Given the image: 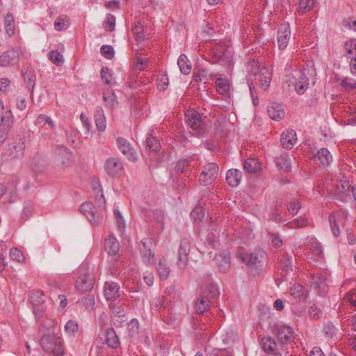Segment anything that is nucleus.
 Wrapping results in <instances>:
<instances>
[{
    "label": "nucleus",
    "instance_id": "f257e3e1",
    "mask_svg": "<svg viewBox=\"0 0 356 356\" xmlns=\"http://www.w3.org/2000/svg\"><path fill=\"white\" fill-rule=\"evenodd\" d=\"M238 258L248 267L249 273L255 277L260 275L266 265V255L262 250H255L250 253H241Z\"/></svg>",
    "mask_w": 356,
    "mask_h": 356
},
{
    "label": "nucleus",
    "instance_id": "f03ea898",
    "mask_svg": "<svg viewBox=\"0 0 356 356\" xmlns=\"http://www.w3.org/2000/svg\"><path fill=\"white\" fill-rule=\"evenodd\" d=\"M248 75H252V81L258 80L259 88L266 90L271 81V72L265 66H260L257 60L252 59L248 63Z\"/></svg>",
    "mask_w": 356,
    "mask_h": 356
},
{
    "label": "nucleus",
    "instance_id": "7ed1b4c3",
    "mask_svg": "<svg viewBox=\"0 0 356 356\" xmlns=\"http://www.w3.org/2000/svg\"><path fill=\"white\" fill-rule=\"evenodd\" d=\"M274 332L280 343L282 350H286L287 348L285 349L286 346L292 343L294 341L293 328L285 324H277L274 326Z\"/></svg>",
    "mask_w": 356,
    "mask_h": 356
},
{
    "label": "nucleus",
    "instance_id": "20e7f679",
    "mask_svg": "<svg viewBox=\"0 0 356 356\" xmlns=\"http://www.w3.org/2000/svg\"><path fill=\"white\" fill-rule=\"evenodd\" d=\"M188 125L195 131L197 136H203L206 127L202 115L195 110L188 111L185 114Z\"/></svg>",
    "mask_w": 356,
    "mask_h": 356
},
{
    "label": "nucleus",
    "instance_id": "39448f33",
    "mask_svg": "<svg viewBox=\"0 0 356 356\" xmlns=\"http://www.w3.org/2000/svg\"><path fill=\"white\" fill-rule=\"evenodd\" d=\"M218 171L219 168L216 163L204 165L199 177L200 184L204 186L211 184L217 178Z\"/></svg>",
    "mask_w": 356,
    "mask_h": 356
},
{
    "label": "nucleus",
    "instance_id": "423d86ee",
    "mask_svg": "<svg viewBox=\"0 0 356 356\" xmlns=\"http://www.w3.org/2000/svg\"><path fill=\"white\" fill-rule=\"evenodd\" d=\"M40 343L47 352H53L56 356H60L63 353L61 341L59 337L44 335L41 338Z\"/></svg>",
    "mask_w": 356,
    "mask_h": 356
},
{
    "label": "nucleus",
    "instance_id": "0eeeda50",
    "mask_svg": "<svg viewBox=\"0 0 356 356\" xmlns=\"http://www.w3.org/2000/svg\"><path fill=\"white\" fill-rule=\"evenodd\" d=\"M54 160L58 167L65 169L73 164V155L67 148L60 147L55 152Z\"/></svg>",
    "mask_w": 356,
    "mask_h": 356
},
{
    "label": "nucleus",
    "instance_id": "6e6552de",
    "mask_svg": "<svg viewBox=\"0 0 356 356\" xmlns=\"http://www.w3.org/2000/svg\"><path fill=\"white\" fill-rule=\"evenodd\" d=\"M35 124L40 128L41 136L44 138L51 135L56 127L52 119L44 114H40L37 117Z\"/></svg>",
    "mask_w": 356,
    "mask_h": 356
},
{
    "label": "nucleus",
    "instance_id": "1a4fd4ad",
    "mask_svg": "<svg viewBox=\"0 0 356 356\" xmlns=\"http://www.w3.org/2000/svg\"><path fill=\"white\" fill-rule=\"evenodd\" d=\"M22 51L18 49H11L0 56V65L7 67L17 65L19 63Z\"/></svg>",
    "mask_w": 356,
    "mask_h": 356
},
{
    "label": "nucleus",
    "instance_id": "9d476101",
    "mask_svg": "<svg viewBox=\"0 0 356 356\" xmlns=\"http://www.w3.org/2000/svg\"><path fill=\"white\" fill-rule=\"evenodd\" d=\"M308 156L310 160L319 161L323 165H329L332 161V156L326 148H321L316 152L312 149L308 152Z\"/></svg>",
    "mask_w": 356,
    "mask_h": 356
},
{
    "label": "nucleus",
    "instance_id": "9b49d317",
    "mask_svg": "<svg viewBox=\"0 0 356 356\" xmlns=\"http://www.w3.org/2000/svg\"><path fill=\"white\" fill-rule=\"evenodd\" d=\"M81 211L93 225H98L102 220V215L96 213L95 208L90 202H84L81 206Z\"/></svg>",
    "mask_w": 356,
    "mask_h": 356
},
{
    "label": "nucleus",
    "instance_id": "f8f14e48",
    "mask_svg": "<svg viewBox=\"0 0 356 356\" xmlns=\"http://www.w3.org/2000/svg\"><path fill=\"white\" fill-rule=\"evenodd\" d=\"M104 169L108 175L114 177L120 175L124 168L118 158L110 157L104 163Z\"/></svg>",
    "mask_w": 356,
    "mask_h": 356
},
{
    "label": "nucleus",
    "instance_id": "ddd939ff",
    "mask_svg": "<svg viewBox=\"0 0 356 356\" xmlns=\"http://www.w3.org/2000/svg\"><path fill=\"white\" fill-rule=\"evenodd\" d=\"M290 38L291 29L289 24H282L278 29L277 34V40L279 49L281 50L284 49L287 47Z\"/></svg>",
    "mask_w": 356,
    "mask_h": 356
},
{
    "label": "nucleus",
    "instance_id": "4468645a",
    "mask_svg": "<svg viewBox=\"0 0 356 356\" xmlns=\"http://www.w3.org/2000/svg\"><path fill=\"white\" fill-rule=\"evenodd\" d=\"M121 291L118 283L106 282L104 286V296L107 301L113 302L120 297Z\"/></svg>",
    "mask_w": 356,
    "mask_h": 356
},
{
    "label": "nucleus",
    "instance_id": "2eb2a0df",
    "mask_svg": "<svg viewBox=\"0 0 356 356\" xmlns=\"http://www.w3.org/2000/svg\"><path fill=\"white\" fill-rule=\"evenodd\" d=\"M152 243L147 238H143L139 244V250L143 261L147 264L153 262L154 252L151 250Z\"/></svg>",
    "mask_w": 356,
    "mask_h": 356
},
{
    "label": "nucleus",
    "instance_id": "dca6fc26",
    "mask_svg": "<svg viewBox=\"0 0 356 356\" xmlns=\"http://www.w3.org/2000/svg\"><path fill=\"white\" fill-rule=\"evenodd\" d=\"M116 142L118 149L129 161H136V153L127 139L119 137Z\"/></svg>",
    "mask_w": 356,
    "mask_h": 356
},
{
    "label": "nucleus",
    "instance_id": "f3484780",
    "mask_svg": "<svg viewBox=\"0 0 356 356\" xmlns=\"http://www.w3.org/2000/svg\"><path fill=\"white\" fill-rule=\"evenodd\" d=\"M261 348L269 356H282L281 348H277V343L271 337H264L261 340Z\"/></svg>",
    "mask_w": 356,
    "mask_h": 356
},
{
    "label": "nucleus",
    "instance_id": "a211bd4d",
    "mask_svg": "<svg viewBox=\"0 0 356 356\" xmlns=\"http://www.w3.org/2000/svg\"><path fill=\"white\" fill-rule=\"evenodd\" d=\"M155 268L161 280H166L170 273V268L167 259L163 256H159L155 262Z\"/></svg>",
    "mask_w": 356,
    "mask_h": 356
},
{
    "label": "nucleus",
    "instance_id": "6ab92c4d",
    "mask_svg": "<svg viewBox=\"0 0 356 356\" xmlns=\"http://www.w3.org/2000/svg\"><path fill=\"white\" fill-rule=\"evenodd\" d=\"M94 286L93 278L88 274L80 275L76 282V289L80 293L90 291Z\"/></svg>",
    "mask_w": 356,
    "mask_h": 356
},
{
    "label": "nucleus",
    "instance_id": "aec40b11",
    "mask_svg": "<svg viewBox=\"0 0 356 356\" xmlns=\"http://www.w3.org/2000/svg\"><path fill=\"white\" fill-rule=\"evenodd\" d=\"M211 308V300L205 294H200L195 301L194 309L197 314H203L209 312Z\"/></svg>",
    "mask_w": 356,
    "mask_h": 356
},
{
    "label": "nucleus",
    "instance_id": "412c9836",
    "mask_svg": "<svg viewBox=\"0 0 356 356\" xmlns=\"http://www.w3.org/2000/svg\"><path fill=\"white\" fill-rule=\"evenodd\" d=\"M297 140L296 132L293 130H287L282 133L280 143L284 149H291Z\"/></svg>",
    "mask_w": 356,
    "mask_h": 356
},
{
    "label": "nucleus",
    "instance_id": "4be33fe9",
    "mask_svg": "<svg viewBox=\"0 0 356 356\" xmlns=\"http://www.w3.org/2000/svg\"><path fill=\"white\" fill-rule=\"evenodd\" d=\"M309 70H302L298 81L296 83V91L299 95H302L309 86Z\"/></svg>",
    "mask_w": 356,
    "mask_h": 356
},
{
    "label": "nucleus",
    "instance_id": "5701e85b",
    "mask_svg": "<svg viewBox=\"0 0 356 356\" xmlns=\"http://www.w3.org/2000/svg\"><path fill=\"white\" fill-rule=\"evenodd\" d=\"M312 285L318 290L319 295L323 296L326 293V279L322 274H315L312 275Z\"/></svg>",
    "mask_w": 356,
    "mask_h": 356
},
{
    "label": "nucleus",
    "instance_id": "b1692460",
    "mask_svg": "<svg viewBox=\"0 0 356 356\" xmlns=\"http://www.w3.org/2000/svg\"><path fill=\"white\" fill-rule=\"evenodd\" d=\"M242 172L238 169H230L227 171L226 181L231 187H236L239 185L242 179Z\"/></svg>",
    "mask_w": 356,
    "mask_h": 356
},
{
    "label": "nucleus",
    "instance_id": "393cba45",
    "mask_svg": "<svg viewBox=\"0 0 356 356\" xmlns=\"http://www.w3.org/2000/svg\"><path fill=\"white\" fill-rule=\"evenodd\" d=\"M350 185L347 180H340L336 186V195L338 198L345 202L350 195Z\"/></svg>",
    "mask_w": 356,
    "mask_h": 356
},
{
    "label": "nucleus",
    "instance_id": "a878e982",
    "mask_svg": "<svg viewBox=\"0 0 356 356\" xmlns=\"http://www.w3.org/2000/svg\"><path fill=\"white\" fill-rule=\"evenodd\" d=\"M215 260L218 270L222 273H226L230 268V256L228 254H219L216 255Z\"/></svg>",
    "mask_w": 356,
    "mask_h": 356
},
{
    "label": "nucleus",
    "instance_id": "bb28decb",
    "mask_svg": "<svg viewBox=\"0 0 356 356\" xmlns=\"http://www.w3.org/2000/svg\"><path fill=\"white\" fill-rule=\"evenodd\" d=\"M24 142H14L8 145L9 156L11 159L20 158L24 154Z\"/></svg>",
    "mask_w": 356,
    "mask_h": 356
},
{
    "label": "nucleus",
    "instance_id": "cd10ccee",
    "mask_svg": "<svg viewBox=\"0 0 356 356\" xmlns=\"http://www.w3.org/2000/svg\"><path fill=\"white\" fill-rule=\"evenodd\" d=\"M0 129H3V131H9L10 129L13 124V115L10 109H6V111L2 112L0 115Z\"/></svg>",
    "mask_w": 356,
    "mask_h": 356
},
{
    "label": "nucleus",
    "instance_id": "c85d7f7f",
    "mask_svg": "<svg viewBox=\"0 0 356 356\" xmlns=\"http://www.w3.org/2000/svg\"><path fill=\"white\" fill-rule=\"evenodd\" d=\"M275 163L277 166L280 169L285 172H289L291 170V161L289 158V155L288 152H283L279 156L275 158Z\"/></svg>",
    "mask_w": 356,
    "mask_h": 356
},
{
    "label": "nucleus",
    "instance_id": "c756f323",
    "mask_svg": "<svg viewBox=\"0 0 356 356\" xmlns=\"http://www.w3.org/2000/svg\"><path fill=\"white\" fill-rule=\"evenodd\" d=\"M267 113L268 116L274 120H282L285 115L283 107L277 104H273L268 106Z\"/></svg>",
    "mask_w": 356,
    "mask_h": 356
},
{
    "label": "nucleus",
    "instance_id": "7c9ffc66",
    "mask_svg": "<svg viewBox=\"0 0 356 356\" xmlns=\"http://www.w3.org/2000/svg\"><path fill=\"white\" fill-rule=\"evenodd\" d=\"M120 244L118 241L112 236H108L104 241V249L111 255L116 254L119 251Z\"/></svg>",
    "mask_w": 356,
    "mask_h": 356
},
{
    "label": "nucleus",
    "instance_id": "2f4dec72",
    "mask_svg": "<svg viewBox=\"0 0 356 356\" xmlns=\"http://www.w3.org/2000/svg\"><path fill=\"white\" fill-rule=\"evenodd\" d=\"M95 124L99 131L105 130L106 127V117L102 107H98L95 113Z\"/></svg>",
    "mask_w": 356,
    "mask_h": 356
},
{
    "label": "nucleus",
    "instance_id": "473e14b6",
    "mask_svg": "<svg viewBox=\"0 0 356 356\" xmlns=\"http://www.w3.org/2000/svg\"><path fill=\"white\" fill-rule=\"evenodd\" d=\"M106 343L112 348H116L120 344L119 339L113 327H109L106 330Z\"/></svg>",
    "mask_w": 356,
    "mask_h": 356
},
{
    "label": "nucleus",
    "instance_id": "72a5a7b5",
    "mask_svg": "<svg viewBox=\"0 0 356 356\" xmlns=\"http://www.w3.org/2000/svg\"><path fill=\"white\" fill-rule=\"evenodd\" d=\"M22 72L24 76V81L27 83L29 90L33 91L36 80L34 70L32 68H28L26 70L22 69Z\"/></svg>",
    "mask_w": 356,
    "mask_h": 356
},
{
    "label": "nucleus",
    "instance_id": "f704fd0d",
    "mask_svg": "<svg viewBox=\"0 0 356 356\" xmlns=\"http://www.w3.org/2000/svg\"><path fill=\"white\" fill-rule=\"evenodd\" d=\"M243 169L249 173L257 172L261 168L259 162L254 158H250L245 160L243 163Z\"/></svg>",
    "mask_w": 356,
    "mask_h": 356
},
{
    "label": "nucleus",
    "instance_id": "c9c22d12",
    "mask_svg": "<svg viewBox=\"0 0 356 356\" xmlns=\"http://www.w3.org/2000/svg\"><path fill=\"white\" fill-rule=\"evenodd\" d=\"M3 25L6 33L12 36L15 34V20L11 13H7L4 17Z\"/></svg>",
    "mask_w": 356,
    "mask_h": 356
},
{
    "label": "nucleus",
    "instance_id": "e433bc0d",
    "mask_svg": "<svg viewBox=\"0 0 356 356\" xmlns=\"http://www.w3.org/2000/svg\"><path fill=\"white\" fill-rule=\"evenodd\" d=\"M293 259L292 256L287 254L284 255L280 264L282 272H284V274L282 275L283 277H286L289 272H292L293 270Z\"/></svg>",
    "mask_w": 356,
    "mask_h": 356
},
{
    "label": "nucleus",
    "instance_id": "4c0bfd02",
    "mask_svg": "<svg viewBox=\"0 0 356 356\" xmlns=\"http://www.w3.org/2000/svg\"><path fill=\"white\" fill-rule=\"evenodd\" d=\"M180 72L184 74H188L191 70V64L185 54H181L177 60Z\"/></svg>",
    "mask_w": 356,
    "mask_h": 356
},
{
    "label": "nucleus",
    "instance_id": "58836bf2",
    "mask_svg": "<svg viewBox=\"0 0 356 356\" xmlns=\"http://www.w3.org/2000/svg\"><path fill=\"white\" fill-rule=\"evenodd\" d=\"M69 18L66 15L59 16L54 22V28L58 31H65L69 27Z\"/></svg>",
    "mask_w": 356,
    "mask_h": 356
},
{
    "label": "nucleus",
    "instance_id": "ea45409f",
    "mask_svg": "<svg viewBox=\"0 0 356 356\" xmlns=\"http://www.w3.org/2000/svg\"><path fill=\"white\" fill-rule=\"evenodd\" d=\"M216 90L218 92L224 95L229 92V81L223 78H218L216 81Z\"/></svg>",
    "mask_w": 356,
    "mask_h": 356
},
{
    "label": "nucleus",
    "instance_id": "a19ab883",
    "mask_svg": "<svg viewBox=\"0 0 356 356\" xmlns=\"http://www.w3.org/2000/svg\"><path fill=\"white\" fill-rule=\"evenodd\" d=\"M108 307L111 311L112 315L115 318H122L125 316L124 305L111 302L109 303Z\"/></svg>",
    "mask_w": 356,
    "mask_h": 356
},
{
    "label": "nucleus",
    "instance_id": "79ce46f5",
    "mask_svg": "<svg viewBox=\"0 0 356 356\" xmlns=\"http://www.w3.org/2000/svg\"><path fill=\"white\" fill-rule=\"evenodd\" d=\"M227 48L220 44H215L212 49H211V55L213 58V62H218L224 55L225 51Z\"/></svg>",
    "mask_w": 356,
    "mask_h": 356
},
{
    "label": "nucleus",
    "instance_id": "37998d69",
    "mask_svg": "<svg viewBox=\"0 0 356 356\" xmlns=\"http://www.w3.org/2000/svg\"><path fill=\"white\" fill-rule=\"evenodd\" d=\"M45 295L41 291H33L30 293L31 302L34 306H38L45 302Z\"/></svg>",
    "mask_w": 356,
    "mask_h": 356
},
{
    "label": "nucleus",
    "instance_id": "c03bdc74",
    "mask_svg": "<svg viewBox=\"0 0 356 356\" xmlns=\"http://www.w3.org/2000/svg\"><path fill=\"white\" fill-rule=\"evenodd\" d=\"M103 99L106 106L113 108L117 104L116 95L113 90H108L103 94Z\"/></svg>",
    "mask_w": 356,
    "mask_h": 356
},
{
    "label": "nucleus",
    "instance_id": "a18cd8bd",
    "mask_svg": "<svg viewBox=\"0 0 356 356\" xmlns=\"http://www.w3.org/2000/svg\"><path fill=\"white\" fill-rule=\"evenodd\" d=\"M346 56L350 59L356 58V40L346 42L344 45Z\"/></svg>",
    "mask_w": 356,
    "mask_h": 356
},
{
    "label": "nucleus",
    "instance_id": "49530a36",
    "mask_svg": "<svg viewBox=\"0 0 356 356\" xmlns=\"http://www.w3.org/2000/svg\"><path fill=\"white\" fill-rule=\"evenodd\" d=\"M220 293L218 286L216 284L211 283L206 286L202 294H205L209 299L213 298L218 296Z\"/></svg>",
    "mask_w": 356,
    "mask_h": 356
},
{
    "label": "nucleus",
    "instance_id": "de8ad7c7",
    "mask_svg": "<svg viewBox=\"0 0 356 356\" xmlns=\"http://www.w3.org/2000/svg\"><path fill=\"white\" fill-rule=\"evenodd\" d=\"M193 80L195 82L204 81L209 80V72L205 68H201L193 72Z\"/></svg>",
    "mask_w": 356,
    "mask_h": 356
},
{
    "label": "nucleus",
    "instance_id": "09e8293b",
    "mask_svg": "<svg viewBox=\"0 0 356 356\" xmlns=\"http://www.w3.org/2000/svg\"><path fill=\"white\" fill-rule=\"evenodd\" d=\"M190 169V161L186 159H179L175 168V171L177 173L187 172Z\"/></svg>",
    "mask_w": 356,
    "mask_h": 356
},
{
    "label": "nucleus",
    "instance_id": "8fccbe9b",
    "mask_svg": "<svg viewBox=\"0 0 356 356\" xmlns=\"http://www.w3.org/2000/svg\"><path fill=\"white\" fill-rule=\"evenodd\" d=\"M289 292L291 296L299 299L305 295L306 291L301 284H294L290 288Z\"/></svg>",
    "mask_w": 356,
    "mask_h": 356
},
{
    "label": "nucleus",
    "instance_id": "3c124183",
    "mask_svg": "<svg viewBox=\"0 0 356 356\" xmlns=\"http://www.w3.org/2000/svg\"><path fill=\"white\" fill-rule=\"evenodd\" d=\"M147 147L151 152H156L159 150L161 145L158 139L154 136H149L146 138Z\"/></svg>",
    "mask_w": 356,
    "mask_h": 356
},
{
    "label": "nucleus",
    "instance_id": "603ef678",
    "mask_svg": "<svg viewBox=\"0 0 356 356\" xmlns=\"http://www.w3.org/2000/svg\"><path fill=\"white\" fill-rule=\"evenodd\" d=\"M103 27L106 31H113L115 27V17L112 14H108L106 20L103 23Z\"/></svg>",
    "mask_w": 356,
    "mask_h": 356
},
{
    "label": "nucleus",
    "instance_id": "864d4df0",
    "mask_svg": "<svg viewBox=\"0 0 356 356\" xmlns=\"http://www.w3.org/2000/svg\"><path fill=\"white\" fill-rule=\"evenodd\" d=\"M323 315L322 309L315 304L310 306L309 316L312 320H318Z\"/></svg>",
    "mask_w": 356,
    "mask_h": 356
},
{
    "label": "nucleus",
    "instance_id": "5fc2aeb1",
    "mask_svg": "<svg viewBox=\"0 0 356 356\" xmlns=\"http://www.w3.org/2000/svg\"><path fill=\"white\" fill-rule=\"evenodd\" d=\"M49 58L57 66L61 65L63 63V55L57 51H51L49 53Z\"/></svg>",
    "mask_w": 356,
    "mask_h": 356
},
{
    "label": "nucleus",
    "instance_id": "6e6d98bb",
    "mask_svg": "<svg viewBox=\"0 0 356 356\" xmlns=\"http://www.w3.org/2000/svg\"><path fill=\"white\" fill-rule=\"evenodd\" d=\"M190 250L191 244L188 240L186 238L181 239L178 251L179 254L188 256Z\"/></svg>",
    "mask_w": 356,
    "mask_h": 356
},
{
    "label": "nucleus",
    "instance_id": "4d7b16f0",
    "mask_svg": "<svg viewBox=\"0 0 356 356\" xmlns=\"http://www.w3.org/2000/svg\"><path fill=\"white\" fill-rule=\"evenodd\" d=\"M222 64L232 65L234 63V55L232 49H226L224 55L220 59Z\"/></svg>",
    "mask_w": 356,
    "mask_h": 356
},
{
    "label": "nucleus",
    "instance_id": "13d9d810",
    "mask_svg": "<svg viewBox=\"0 0 356 356\" xmlns=\"http://www.w3.org/2000/svg\"><path fill=\"white\" fill-rule=\"evenodd\" d=\"M132 32L136 36V39L138 40L141 41V40H144L145 35H144V33H143V27L139 22L135 23L133 25Z\"/></svg>",
    "mask_w": 356,
    "mask_h": 356
},
{
    "label": "nucleus",
    "instance_id": "bf43d9fd",
    "mask_svg": "<svg viewBox=\"0 0 356 356\" xmlns=\"http://www.w3.org/2000/svg\"><path fill=\"white\" fill-rule=\"evenodd\" d=\"M101 77L106 84L110 85L113 83L112 72L108 67H104L102 68Z\"/></svg>",
    "mask_w": 356,
    "mask_h": 356
},
{
    "label": "nucleus",
    "instance_id": "052dcab7",
    "mask_svg": "<svg viewBox=\"0 0 356 356\" xmlns=\"http://www.w3.org/2000/svg\"><path fill=\"white\" fill-rule=\"evenodd\" d=\"M290 228H301L309 225V220L307 218L300 217L290 222Z\"/></svg>",
    "mask_w": 356,
    "mask_h": 356
},
{
    "label": "nucleus",
    "instance_id": "680f3d73",
    "mask_svg": "<svg viewBox=\"0 0 356 356\" xmlns=\"http://www.w3.org/2000/svg\"><path fill=\"white\" fill-rule=\"evenodd\" d=\"M9 254L13 260L18 262H23L24 261V257L22 251L16 248H12L10 250Z\"/></svg>",
    "mask_w": 356,
    "mask_h": 356
},
{
    "label": "nucleus",
    "instance_id": "e2e57ef3",
    "mask_svg": "<svg viewBox=\"0 0 356 356\" xmlns=\"http://www.w3.org/2000/svg\"><path fill=\"white\" fill-rule=\"evenodd\" d=\"M65 331L69 335H73L78 331V323L73 320L68 321L65 325Z\"/></svg>",
    "mask_w": 356,
    "mask_h": 356
},
{
    "label": "nucleus",
    "instance_id": "0e129e2a",
    "mask_svg": "<svg viewBox=\"0 0 356 356\" xmlns=\"http://www.w3.org/2000/svg\"><path fill=\"white\" fill-rule=\"evenodd\" d=\"M128 328L129 334L131 337H134L135 335H136L139 330L138 321L136 318L131 319L128 324Z\"/></svg>",
    "mask_w": 356,
    "mask_h": 356
},
{
    "label": "nucleus",
    "instance_id": "69168bd1",
    "mask_svg": "<svg viewBox=\"0 0 356 356\" xmlns=\"http://www.w3.org/2000/svg\"><path fill=\"white\" fill-rule=\"evenodd\" d=\"M337 331V328L331 322H328L324 325L323 332L329 338L333 337L336 334Z\"/></svg>",
    "mask_w": 356,
    "mask_h": 356
},
{
    "label": "nucleus",
    "instance_id": "338daca9",
    "mask_svg": "<svg viewBox=\"0 0 356 356\" xmlns=\"http://www.w3.org/2000/svg\"><path fill=\"white\" fill-rule=\"evenodd\" d=\"M311 250L314 254L318 257L321 256L323 254V249L321 243L316 238H311Z\"/></svg>",
    "mask_w": 356,
    "mask_h": 356
},
{
    "label": "nucleus",
    "instance_id": "774afa93",
    "mask_svg": "<svg viewBox=\"0 0 356 356\" xmlns=\"http://www.w3.org/2000/svg\"><path fill=\"white\" fill-rule=\"evenodd\" d=\"M344 300L350 303L353 307H356V289L349 291L345 298Z\"/></svg>",
    "mask_w": 356,
    "mask_h": 356
}]
</instances>
